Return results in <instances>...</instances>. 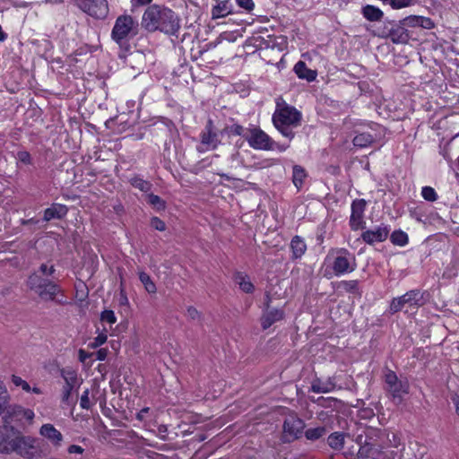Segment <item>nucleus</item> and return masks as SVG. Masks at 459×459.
<instances>
[{
    "label": "nucleus",
    "instance_id": "60",
    "mask_svg": "<svg viewBox=\"0 0 459 459\" xmlns=\"http://www.w3.org/2000/svg\"><path fill=\"white\" fill-rule=\"evenodd\" d=\"M221 177H222V178H226V179H229V178H230V177H229V176L224 175V174H223V175H221Z\"/></svg>",
    "mask_w": 459,
    "mask_h": 459
},
{
    "label": "nucleus",
    "instance_id": "45",
    "mask_svg": "<svg viewBox=\"0 0 459 459\" xmlns=\"http://www.w3.org/2000/svg\"><path fill=\"white\" fill-rule=\"evenodd\" d=\"M108 336L106 333H100L91 342L93 348L99 347L107 342Z\"/></svg>",
    "mask_w": 459,
    "mask_h": 459
},
{
    "label": "nucleus",
    "instance_id": "27",
    "mask_svg": "<svg viewBox=\"0 0 459 459\" xmlns=\"http://www.w3.org/2000/svg\"><path fill=\"white\" fill-rule=\"evenodd\" d=\"M334 388V385L333 382L331 381H322V380H315L313 383H312V385H311V390L314 392V393H316V394H320V393H329L331 392L332 390H333Z\"/></svg>",
    "mask_w": 459,
    "mask_h": 459
},
{
    "label": "nucleus",
    "instance_id": "35",
    "mask_svg": "<svg viewBox=\"0 0 459 459\" xmlns=\"http://www.w3.org/2000/svg\"><path fill=\"white\" fill-rule=\"evenodd\" d=\"M326 432V429L325 427H316V428H311L308 429L306 432V437L309 440H316L323 437Z\"/></svg>",
    "mask_w": 459,
    "mask_h": 459
},
{
    "label": "nucleus",
    "instance_id": "54",
    "mask_svg": "<svg viewBox=\"0 0 459 459\" xmlns=\"http://www.w3.org/2000/svg\"><path fill=\"white\" fill-rule=\"evenodd\" d=\"M107 357V351L105 349H100L97 351V359L99 360H104Z\"/></svg>",
    "mask_w": 459,
    "mask_h": 459
},
{
    "label": "nucleus",
    "instance_id": "57",
    "mask_svg": "<svg viewBox=\"0 0 459 459\" xmlns=\"http://www.w3.org/2000/svg\"><path fill=\"white\" fill-rule=\"evenodd\" d=\"M149 411V408H143L140 411L139 414H138V417L139 418H142L143 416L144 413H147Z\"/></svg>",
    "mask_w": 459,
    "mask_h": 459
},
{
    "label": "nucleus",
    "instance_id": "24",
    "mask_svg": "<svg viewBox=\"0 0 459 459\" xmlns=\"http://www.w3.org/2000/svg\"><path fill=\"white\" fill-rule=\"evenodd\" d=\"M290 249L293 258H300L307 250V245L302 238L295 236L290 241Z\"/></svg>",
    "mask_w": 459,
    "mask_h": 459
},
{
    "label": "nucleus",
    "instance_id": "51",
    "mask_svg": "<svg viewBox=\"0 0 459 459\" xmlns=\"http://www.w3.org/2000/svg\"><path fill=\"white\" fill-rule=\"evenodd\" d=\"M420 17L421 16H410L407 17L404 21L407 25L419 26L420 21H418L417 19H420Z\"/></svg>",
    "mask_w": 459,
    "mask_h": 459
},
{
    "label": "nucleus",
    "instance_id": "5",
    "mask_svg": "<svg viewBox=\"0 0 459 459\" xmlns=\"http://www.w3.org/2000/svg\"><path fill=\"white\" fill-rule=\"evenodd\" d=\"M138 30L139 24L135 18L129 14L119 15L113 26L111 38L116 43L120 45L136 36Z\"/></svg>",
    "mask_w": 459,
    "mask_h": 459
},
{
    "label": "nucleus",
    "instance_id": "48",
    "mask_svg": "<svg viewBox=\"0 0 459 459\" xmlns=\"http://www.w3.org/2000/svg\"><path fill=\"white\" fill-rule=\"evenodd\" d=\"M186 316L193 319V320H197L200 318V313L198 312V310L194 307H187L186 309Z\"/></svg>",
    "mask_w": 459,
    "mask_h": 459
},
{
    "label": "nucleus",
    "instance_id": "17",
    "mask_svg": "<svg viewBox=\"0 0 459 459\" xmlns=\"http://www.w3.org/2000/svg\"><path fill=\"white\" fill-rule=\"evenodd\" d=\"M5 412H7L8 417L15 418L17 420H25L29 424H32L35 418V413L31 409L18 404L11 405L9 403Z\"/></svg>",
    "mask_w": 459,
    "mask_h": 459
},
{
    "label": "nucleus",
    "instance_id": "37",
    "mask_svg": "<svg viewBox=\"0 0 459 459\" xmlns=\"http://www.w3.org/2000/svg\"><path fill=\"white\" fill-rule=\"evenodd\" d=\"M421 196L429 202H434L437 199V194L431 186H424L421 189Z\"/></svg>",
    "mask_w": 459,
    "mask_h": 459
},
{
    "label": "nucleus",
    "instance_id": "10",
    "mask_svg": "<svg viewBox=\"0 0 459 459\" xmlns=\"http://www.w3.org/2000/svg\"><path fill=\"white\" fill-rule=\"evenodd\" d=\"M246 139L250 147L255 150H273V141L258 127L248 128Z\"/></svg>",
    "mask_w": 459,
    "mask_h": 459
},
{
    "label": "nucleus",
    "instance_id": "4",
    "mask_svg": "<svg viewBox=\"0 0 459 459\" xmlns=\"http://www.w3.org/2000/svg\"><path fill=\"white\" fill-rule=\"evenodd\" d=\"M355 256L346 249L331 251L323 264L324 276L330 279L333 275L341 276L355 271Z\"/></svg>",
    "mask_w": 459,
    "mask_h": 459
},
{
    "label": "nucleus",
    "instance_id": "47",
    "mask_svg": "<svg viewBox=\"0 0 459 459\" xmlns=\"http://www.w3.org/2000/svg\"><path fill=\"white\" fill-rule=\"evenodd\" d=\"M420 21V27H422L424 29H432L434 27V22L431 19L421 16L420 19H417Z\"/></svg>",
    "mask_w": 459,
    "mask_h": 459
},
{
    "label": "nucleus",
    "instance_id": "22",
    "mask_svg": "<svg viewBox=\"0 0 459 459\" xmlns=\"http://www.w3.org/2000/svg\"><path fill=\"white\" fill-rule=\"evenodd\" d=\"M11 382L15 387H20L26 393H32L35 394H43V391L40 387L37 386L36 385L31 386L27 381H25L19 376L12 375Z\"/></svg>",
    "mask_w": 459,
    "mask_h": 459
},
{
    "label": "nucleus",
    "instance_id": "39",
    "mask_svg": "<svg viewBox=\"0 0 459 459\" xmlns=\"http://www.w3.org/2000/svg\"><path fill=\"white\" fill-rule=\"evenodd\" d=\"M148 203L152 205L156 210H163L165 208L164 201L156 195H148Z\"/></svg>",
    "mask_w": 459,
    "mask_h": 459
},
{
    "label": "nucleus",
    "instance_id": "34",
    "mask_svg": "<svg viewBox=\"0 0 459 459\" xmlns=\"http://www.w3.org/2000/svg\"><path fill=\"white\" fill-rule=\"evenodd\" d=\"M130 183L134 187L138 188L139 190H141L143 192H148L152 186L150 182L143 179L140 177L132 178L130 179Z\"/></svg>",
    "mask_w": 459,
    "mask_h": 459
},
{
    "label": "nucleus",
    "instance_id": "44",
    "mask_svg": "<svg viewBox=\"0 0 459 459\" xmlns=\"http://www.w3.org/2000/svg\"><path fill=\"white\" fill-rule=\"evenodd\" d=\"M235 1L240 8H242L247 12H251L255 7V4H254L253 0H235Z\"/></svg>",
    "mask_w": 459,
    "mask_h": 459
},
{
    "label": "nucleus",
    "instance_id": "42",
    "mask_svg": "<svg viewBox=\"0 0 459 459\" xmlns=\"http://www.w3.org/2000/svg\"><path fill=\"white\" fill-rule=\"evenodd\" d=\"M89 394H90V391L88 389L84 390L82 396H81V399H80V406L82 408V409H90L92 405V403H91L90 401V397H89Z\"/></svg>",
    "mask_w": 459,
    "mask_h": 459
},
{
    "label": "nucleus",
    "instance_id": "40",
    "mask_svg": "<svg viewBox=\"0 0 459 459\" xmlns=\"http://www.w3.org/2000/svg\"><path fill=\"white\" fill-rule=\"evenodd\" d=\"M373 446L370 443L365 440L364 445H361L358 452V456L360 459H367L372 454Z\"/></svg>",
    "mask_w": 459,
    "mask_h": 459
},
{
    "label": "nucleus",
    "instance_id": "32",
    "mask_svg": "<svg viewBox=\"0 0 459 459\" xmlns=\"http://www.w3.org/2000/svg\"><path fill=\"white\" fill-rule=\"evenodd\" d=\"M329 446L336 450L342 449L344 444V434L334 432L328 437Z\"/></svg>",
    "mask_w": 459,
    "mask_h": 459
},
{
    "label": "nucleus",
    "instance_id": "3",
    "mask_svg": "<svg viewBox=\"0 0 459 459\" xmlns=\"http://www.w3.org/2000/svg\"><path fill=\"white\" fill-rule=\"evenodd\" d=\"M272 120L273 126L281 135L290 141L295 136L293 129L301 125L302 114L282 99H277Z\"/></svg>",
    "mask_w": 459,
    "mask_h": 459
},
{
    "label": "nucleus",
    "instance_id": "11",
    "mask_svg": "<svg viewBox=\"0 0 459 459\" xmlns=\"http://www.w3.org/2000/svg\"><path fill=\"white\" fill-rule=\"evenodd\" d=\"M77 6L89 15L103 19L108 14L107 0H74Z\"/></svg>",
    "mask_w": 459,
    "mask_h": 459
},
{
    "label": "nucleus",
    "instance_id": "14",
    "mask_svg": "<svg viewBox=\"0 0 459 459\" xmlns=\"http://www.w3.org/2000/svg\"><path fill=\"white\" fill-rule=\"evenodd\" d=\"M305 427L302 420L295 415H290L284 420L283 437L286 441H291L298 438Z\"/></svg>",
    "mask_w": 459,
    "mask_h": 459
},
{
    "label": "nucleus",
    "instance_id": "9",
    "mask_svg": "<svg viewBox=\"0 0 459 459\" xmlns=\"http://www.w3.org/2000/svg\"><path fill=\"white\" fill-rule=\"evenodd\" d=\"M385 383L386 385V391L391 394L396 403H402L403 396L409 393V383L399 379L396 374L392 370H388L385 373Z\"/></svg>",
    "mask_w": 459,
    "mask_h": 459
},
{
    "label": "nucleus",
    "instance_id": "53",
    "mask_svg": "<svg viewBox=\"0 0 459 459\" xmlns=\"http://www.w3.org/2000/svg\"><path fill=\"white\" fill-rule=\"evenodd\" d=\"M91 357V354L84 350L81 349L79 350V360L81 362H85L89 358Z\"/></svg>",
    "mask_w": 459,
    "mask_h": 459
},
{
    "label": "nucleus",
    "instance_id": "36",
    "mask_svg": "<svg viewBox=\"0 0 459 459\" xmlns=\"http://www.w3.org/2000/svg\"><path fill=\"white\" fill-rule=\"evenodd\" d=\"M340 287L347 292L356 293L359 290V281L356 280L343 281Z\"/></svg>",
    "mask_w": 459,
    "mask_h": 459
},
{
    "label": "nucleus",
    "instance_id": "49",
    "mask_svg": "<svg viewBox=\"0 0 459 459\" xmlns=\"http://www.w3.org/2000/svg\"><path fill=\"white\" fill-rule=\"evenodd\" d=\"M55 272L53 265L43 264L39 267V273L43 275H51Z\"/></svg>",
    "mask_w": 459,
    "mask_h": 459
},
{
    "label": "nucleus",
    "instance_id": "50",
    "mask_svg": "<svg viewBox=\"0 0 459 459\" xmlns=\"http://www.w3.org/2000/svg\"><path fill=\"white\" fill-rule=\"evenodd\" d=\"M67 452L69 454L82 455L84 452V449L82 446H78V445H71V446H68Z\"/></svg>",
    "mask_w": 459,
    "mask_h": 459
},
{
    "label": "nucleus",
    "instance_id": "2",
    "mask_svg": "<svg viewBox=\"0 0 459 459\" xmlns=\"http://www.w3.org/2000/svg\"><path fill=\"white\" fill-rule=\"evenodd\" d=\"M36 439L32 437L23 436L17 432L13 427L3 425L0 427V452H15L24 457L34 455Z\"/></svg>",
    "mask_w": 459,
    "mask_h": 459
},
{
    "label": "nucleus",
    "instance_id": "59",
    "mask_svg": "<svg viewBox=\"0 0 459 459\" xmlns=\"http://www.w3.org/2000/svg\"><path fill=\"white\" fill-rule=\"evenodd\" d=\"M358 442L361 445L362 444V437H359V440Z\"/></svg>",
    "mask_w": 459,
    "mask_h": 459
},
{
    "label": "nucleus",
    "instance_id": "19",
    "mask_svg": "<svg viewBox=\"0 0 459 459\" xmlns=\"http://www.w3.org/2000/svg\"><path fill=\"white\" fill-rule=\"evenodd\" d=\"M283 316L284 313L281 309L273 308L267 306L261 319L262 327L264 329L269 328L273 323L281 320Z\"/></svg>",
    "mask_w": 459,
    "mask_h": 459
},
{
    "label": "nucleus",
    "instance_id": "61",
    "mask_svg": "<svg viewBox=\"0 0 459 459\" xmlns=\"http://www.w3.org/2000/svg\"><path fill=\"white\" fill-rule=\"evenodd\" d=\"M55 2L62 3V0H55Z\"/></svg>",
    "mask_w": 459,
    "mask_h": 459
},
{
    "label": "nucleus",
    "instance_id": "38",
    "mask_svg": "<svg viewBox=\"0 0 459 459\" xmlns=\"http://www.w3.org/2000/svg\"><path fill=\"white\" fill-rule=\"evenodd\" d=\"M386 4L393 9H402L414 4V0H388Z\"/></svg>",
    "mask_w": 459,
    "mask_h": 459
},
{
    "label": "nucleus",
    "instance_id": "56",
    "mask_svg": "<svg viewBox=\"0 0 459 459\" xmlns=\"http://www.w3.org/2000/svg\"><path fill=\"white\" fill-rule=\"evenodd\" d=\"M453 403L455 406L456 413L459 415V395H456L453 398Z\"/></svg>",
    "mask_w": 459,
    "mask_h": 459
},
{
    "label": "nucleus",
    "instance_id": "23",
    "mask_svg": "<svg viewBox=\"0 0 459 459\" xmlns=\"http://www.w3.org/2000/svg\"><path fill=\"white\" fill-rule=\"evenodd\" d=\"M232 12V6L230 3L226 1L219 2L212 9V19H220L226 17L230 14Z\"/></svg>",
    "mask_w": 459,
    "mask_h": 459
},
{
    "label": "nucleus",
    "instance_id": "7",
    "mask_svg": "<svg viewBox=\"0 0 459 459\" xmlns=\"http://www.w3.org/2000/svg\"><path fill=\"white\" fill-rule=\"evenodd\" d=\"M60 376L64 380L60 394L61 402L65 405L74 404L75 402L72 398V394L79 389L82 379L79 377L77 370L71 367L61 368Z\"/></svg>",
    "mask_w": 459,
    "mask_h": 459
},
{
    "label": "nucleus",
    "instance_id": "55",
    "mask_svg": "<svg viewBox=\"0 0 459 459\" xmlns=\"http://www.w3.org/2000/svg\"><path fill=\"white\" fill-rule=\"evenodd\" d=\"M289 145L278 144L273 143V149H277L280 152H284L288 149Z\"/></svg>",
    "mask_w": 459,
    "mask_h": 459
},
{
    "label": "nucleus",
    "instance_id": "18",
    "mask_svg": "<svg viewBox=\"0 0 459 459\" xmlns=\"http://www.w3.org/2000/svg\"><path fill=\"white\" fill-rule=\"evenodd\" d=\"M377 137L378 134L376 133V129L370 126L367 130L357 134L353 138V144L359 148H366L370 146Z\"/></svg>",
    "mask_w": 459,
    "mask_h": 459
},
{
    "label": "nucleus",
    "instance_id": "20",
    "mask_svg": "<svg viewBox=\"0 0 459 459\" xmlns=\"http://www.w3.org/2000/svg\"><path fill=\"white\" fill-rule=\"evenodd\" d=\"M67 207L64 204H54L44 212V220L48 221L52 219H61L67 213Z\"/></svg>",
    "mask_w": 459,
    "mask_h": 459
},
{
    "label": "nucleus",
    "instance_id": "15",
    "mask_svg": "<svg viewBox=\"0 0 459 459\" xmlns=\"http://www.w3.org/2000/svg\"><path fill=\"white\" fill-rule=\"evenodd\" d=\"M389 232V226L382 224L375 229L364 231L361 238L364 242L372 245L377 242L385 241L387 238Z\"/></svg>",
    "mask_w": 459,
    "mask_h": 459
},
{
    "label": "nucleus",
    "instance_id": "43",
    "mask_svg": "<svg viewBox=\"0 0 459 459\" xmlns=\"http://www.w3.org/2000/svg\"><path fill=\"white\" fill-rule=\"evenodd\" d=\"M16 159L23 164H31L32 161L30 154L26 151L18 152Z\"/></svg>",
    "mask_w": 459,
    "mask_h": 459
},
{
    "label": "nucleus",
    "instance_id": "1",
    "mask_svg": "<svg viewBox=\"0 0 459 459\" xmlns=\"http://www.w3.org/2000/svg\"><path fill=\"white\" fill-rule=\"evenodd\" d=\"M141 24L148 32L160 31L169 36H176L180 29V18L169 7L153 4L144 10Z\"/></svg>",
    "mask_w": 459,
    "mask_h": 459
},
{
    "label": "nucleus",
    "instance_id": "26",
    "mask_svg": "<svg viewBox=\"0 0 459 459\" xmlns=\"http://www.w3.org/2000/svg\"><path fill=\"white\" fill-rule=\"evenodd\" d=\"M364 17L371 22L380 21L383 17V12L373 5H367L362 10Z\"/></svg>",
    "mask_w": 459,
    "mask_h": 459
},
{
    "label": "nucleus",
    "instance_id": "25",
    "mask_svg": "<svg viewBox=\"0 0 459 459\" xmlns=\"http://www.w3.org/2000/svg\"><path fill=\"white\" fill-rule=\"evenodd\" d=\"M235 282L238 285L239 289L246 293H252L255 290L249 276L244 273H236Z\"/></svg>",
    "mask_w": 459,
    "mask_h": 459
},
{
    "label": "nucleus",
    "instance_id": "6",
    "mask_svg": "<svg viewBox=\"0 0 459 459\" xmlns=\"http://www.w3.org/2000/svg\"><path fill=\"white\" fill-rule=\"evenodd\" d=\"M27 285L29 289L38 295L42 300H56L61 302V299H57V294L60 291L58 286L52 281L42 278L38 273H34L30 275Z\"/></svg>",
    "mask_w": 459,
    "mask_h": 459
},
{
    "label": "nucleus",
    "instance_id": "52",
    "mask_svg": "<svg viewBox=\"0 0 459 459\" xmlns=\"http://www.w3.org/2000/svg\"><path fill=\"white\" fill-rule=\"evenodd\" d=\"M152 0H131V4L133 7H138L142 5H146L150 4Z\"/></svg>",
    "mask_w": 459,
    "mask_h": 459
},
{
    "label": "nucleus",
    "instance_id": "21",
    "mask_svg": "<svg viewBox=\"0 0 459 459\" xmlns=\"http://www.w3.org/2000/svg\"><path fill=\"white\" fill-rule=\"evenodd\" d=\"M294 72L299 78L307 80V82L315 81L317 75L316 71L307 68L303 61H299L294 65Z\"/></svg>",
    "mask_w": 459,
    "mask_h": 459
},
{
    "label": "nucleus",
    "instance_id": "58",
    "mask_svg": "<svg viewBox=\"0 0 459 459\" xmlns=\"http://www.w3.org/2000/svg\"><path fill=\"white\" fill-rule=\"evenodd\" d=\"M238 156H239V153H238V152H236L235 153H233V154L231 155V159H232V160H237V159L238 158Z\"/></svg>",
    "mask_w": 459,
    "mask_h": 459
},
{
    "label": "nucleus",
    "instance_id": "13",
    "mask_svg": "<svg viewBox=\"0 0 459 459\" xmlns=\"http://www.w3.org/2000/svg\"><path fill=\"white\" fill-rule=\"evenodd\" d=\"M39 434L55 449H59L64 444V435L52 423H44L39 428Z\"/></svg>",
    "mask_w": 459,
    "mask_h": 459
},
{
    "label": "nucleus",
    "instance_id": "33",
    "mask_svg": "<svg viewBox=\"0 0 459 459\" xmlns=\"http://www.w3.org/2000/svg\"><path fill=\"white\" fill-rule=\"evenodd\" d=\"M390 238L394 245H397L400 247H404L405 245H407L409 240L408 235L403 230H394L391 234Z\"/></svg>",
    "mask_w": 459,
    "mask_h": 459
},
{
    "label": "nucleus",
    "instance_id": "16",
    "mask_svg": "<svg viewBox=\"0 0 459 459\" xmlns=\"http://www.w3.org/2000/svg\"><path fill=\"white\" fill-rule=\"evenodd\" d=\"M366 208V202L363 199L355 200L351 204V214L350 219L351 228L354 230L362 227L363 214Z\"/></svg>",
    "mask_w": 459,
    "mask_h": 459
},
{
    "label": "nucleus",
    "instance_id": "30",
    "mask_svg": "<svg viewBox=\"0 0 459 459\" xmlns=\"http://www.w3.org/2000/svg\"><path fill=\"white\" fill-rule=\"evenodd\" d=\"M222 133H225L226 134H228L229 136H237V135H239V136H244L246 138L247 133H246V129L237 124V123H233L231 125H229L227 126L222 131H221V134Z\"/></svg>",
    "mask_w": 459,
    "mask_h": 459
},
{
    "label": "nucleus",
    "instance_id": "8",
    "mask_svg": "<svg viewBox=\"0 0 459 459\" xmlns=\"http://www.w3.org/2000/svg\"><path fill=\"white\" fill-rule=\"evenodd\" d=\"M421 304V293L419 290H411L399 298L394 299L390 304V311L396 313L400 310H404L406 313H409Z\"/></svg>",
    "mask_w": 459,
    "mask_h": 459
},
{
    "label": "nucleus",
    "instance_id": "41",
    "mask_svg": "<svg viewBox=\"0 0 459 459\" xmlns=\"http://www.w3.org/2000/svg\"><path fill=\"white\" fill-rule=\"evenodd\" d=\"M100 320L109 325H113L117 322V316L113 310L106 309L102 311Z\"/></svg>",
    "mask_w": 459,
    "mask_h": 459
},
{
    "label": "nucleus",
    "instance_id": "28",
    "mask_svg": "<svg viewBox=\"0 0 459 459\" xmlns=\"http://www.w3.org/2000/svg\"><path fill=\"white\" fill-rule=\"evenodd\" d=\"M10 400L11 396L6 385L0 381V416L7 410Z\"/></svg>",
    "mask_w": 459,
    "mask_h": 459
},
{
    "label": "nucleus",
    "instance_id": "29",
    "mask_svg": "<svg viewBox=\"0 0 459 459\" xmlns=\"http://www.w3.org/2000/svg\"><path fill=\"white\" fill-rule=\"evenodd\" d=\"M307 174L304 169L299 165H295L292 170V181L297 189H300Z\"/></svg>",
    "mask_w": 459,
    "mask_h": 459
},
{
    "label": "nucleus",
    "instance_id": "31",
    "mask_svg": "<svg viewBox=\"0 0 459 459\" xmlns=\"http://www.w3.org/2000/svg\"><path fill=\"white\" fill-rule=\"evenodd\" d=\"M139 280L143 283L145 290L150 294H154L157 291L155 283L152 281L149 274L144 272L139 273Z\"/></svg>",
    "mask_w": 459,
    "mask_h": 459
},
{
    "label": "nucleus",
    "instance_id": "12",
    "mask_svg": "<svg viewBox=\"0 0 459 459\" xmlns=\"http://www.w3.org/2000/svg\"><path fill=\"white\" fill-rule=\"evenodd\" d=\"M201 144L197 147L201 152L214 150L221 144L219 134L214 130L212 120H209L200 134Z\"/></svg>",
    "mask_w": 459,
    "mask_h": 459
},
{
    "label": "nucleus",
    "instance_id": "46",
    "mask_svg": "<svg viewBox=\"0 0 459 459\" xmlns=\"http://www.w3.org/2000/svg\"><path fill=\"white\" fill-rule=\"evenodd\" d=\"M151 226L159 231H164L166 230L165 222L158 217H153L151 220Z\"/></svg>",
    "mask_w": 459,
    "mask_h": 459
}]
</instances>
